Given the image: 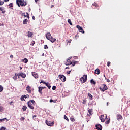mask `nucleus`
Wrapping results in <instances>:
<instances>
[{
    "mask_svg": "<svg viewBox=\"0 0 130 130\" xmlns=\"http://www.w3.org/2000/svg\"><path fill=\"white\" fill-rule=\"evenodd\" d=\"M117 120L119 121L121 118H122V116L120 114H118L117 116Z\"/></svg>",
    "mask_w": 130,
    "mask_h": 130,
    "instance_id": "obj_16",
    "label": "nucleus"
},
{
    "mask_svg": "<svg viewBox=\"0 0 130 130\" xmlns=\"http://www.w3.org/2000/svg\"><path fill=\"white\" fill-rule=\"evenodd\" d=\"M105 80H107V82L108 83H110V80L109 79H108L105 78Z\"/></svg>",
    "mask_w": 130,
    "mask_h": 130,
    "instance_id": "obj_40",
    "label": "nucleus"
},
{
    "mask_svg": "<svg viewBox=\"0 0 130 130\" xmlns=\"http://www.w3.org/2000/svg\"><path fill=\"white\" fill-rule=\"evenodd\" d=\"M23 96H24L25 99H26V98H28V96H27V95H24Z\"/></svg>",
    "mask_w": 130,
    "mask_h": 130,
    "instance_id": "obj_56",
    "label": "nucleus"
},
{
    "mask_svg": "<svg viewBox=\"0 0 130 130\" xmlns=\"http://www.w3.org/2000/svg\"><path fill=\"white\" fill-rule=\"evenodd\" d=\"M3 89H4V88L3 87V86L0 85V92H2V91H3Z\"/></svg>",
    "mask_w": 130,
    "mask_h": 130,
    "instance_id": "obj_34",
    "label": "nucleus"
},
{
    "mask_svg": "<svg viewBox=\"0 0 130 130\" xmlns=\"http://www.w3.org/2000/svg\"><path fill=\"white\" fill-rule=\"evenodd\" d=\"M82 103H83V104H86V100H83V102H82Z\"/></svg>",
    "mask_w": 130,
    "mask_h": 130,
    "instance_id": "obj_46",
    "label": "nucleus"
},
{
    "mask_svg": "<svg viewBox=\"0 0 130 130\" xmlns=\"http://www.w3.org/2000/svg\"><path fill=\"white\" fill-rule=\"evenodd\" d=\"M3 5H4V1L1 0L0 1V6H3Z\"/></svg>",
    "mask_w": 130,
    "mask_h": 130,
    "instance_id": "obj_32",
    "label": "nucleus"
},
{
    "mask_svg": "<svg viewBox=\"0 0 130 130\" xmlns=\"http://www.w3.org/2000/svg\"><path fill=\"white\" fill-rule=\"evenodd\" d=\"M34 103H35V101L33 100L28 102L27 103L28 106V107H29L30 109H32V110L34 109Z\"/></svg>",
    "mask_w": 130,
    "mask_h": 130,
    "instance_id": "obj_2",
    "label": "nucleus"
},
{
    "mask_svg": "<svg viewBox=\"0 0 130 130\" xmlns=\"http://www.w3.org/2000/svg\"><path fill=\"white\" fill-rule=\"evenodd\" d=\"M75 59H78V57H75Z\"/></svg>",
    "mask_w": 130,
    "mask_h": 130,
    "instance_id": "obj_63",
    "label": "nucleus"
},
{
    "mask_svg": "<svg viewBox=\"0 0 130 130\" xmlns=\"http://www.w3.org/2000/svg\"><path fill=\"white\" fill-rule=\"evenodd\" d=\"M26 91H27L28 93H32V90H31V87H30L29 85L27 86Z\"/></svg>",
    "mask_w": 130,
    "mask_h": 130,
    "instance_id": "obj_12",
    "label": "nucleus"
},
{
    "mask_svg": "<svg viewBox=\"0 0 130 130\" xmlns=\"http://www.w3.org/2000/svg\"><path fill=\"white\" fill-rule=\"evenodd\" d=\"M21 120H25V118H24V117H21V119H20Z\"/></svg>",
    "mask_w": 130,
    "mask_h": 130,
    "instance_id": "obj_51",
    "label": "nucleus"
},
{
    "mask_svg": "<svg viewBox=\"0 0 130 130\" xmlns=\"http://www.w3.org/2000/svg\"><path fill=\"white\" fill-rule=\"evenodd\" d=\"M0 11H3V9L1 7H0Z\"/></svg>",
    "mask_w": 130,
    "mask_h": 130,
    "instance_id": "obj_62",
    "label": "nucleus"
},
{
    "mask_svg": "<svg viewBox=\"0 0 130 130\" xmlns=\"http://www.w3.org/2000/svg\"><path fill=\"white\" fill-rule=\"evenodd\" d=\"M67 59H69V60H71V59H72V57H69V58Z\"/></svg>",
    "mask_w": 130,
    "mask_h": 130,
    "instance_id": "obj_57",
    "label": "nucleus"
},
{
    "mask_svg": "<svg viewBox=\"0 0 130 130\" xmlns=\"http://www.w3.org/2000/svg\"><path fill=\"white\" fill-rule=\"evenodd\" d=\"M64 119H66V120H67V121H69V118H68V117H67V116H66V115L64 116Z\"/></svg>",
    "mask_w": 130,
    "mask_h": 130,
    "instance_id": "obj_31",
    "label": "nucleus"
},
{
    "mask_svg": "<svg viewBox=\"0 0 130 130\" xmlns=\"http://www.w3.org/2000/svg\"><path fill=\"white\" fill-rule=\"evenodd\" d=\"M16 4L18 7H25L27 6V2L25 0H16Z\"/></svg>",
    "mask_w": 130,
    "mask_h": 130,
    "instance_id": "obj_1",
    "label": "nucleus"
},
{
    "mask_svg": "<svg viewBox=\"0 0 130 130\" xmlns=\"http://www.w3.org/2000/svg\"><path fill=\"white\" fill-rule=\"evenodd\" d=\"M68 22L69 23V24H70V25H71V26H73V23H72V22H71V19H68Z\"/></svg>",
    "mask_w": 130,
    "mask_h": 130,
    "instance_id": "obj_29",
    "label": "nucleus"
},
{
    "mask_svg": "<svg viewBox=\"0 0 130 130\" xmlns=\"http://www.w3.org/2000/svg\"><path fill=\"white\" fill-rule=\"evenodd\" d=\"M104 117V115H101V116L100 117V119H101V118H103Z\"/></svg>",
    "mask_w": 130,
    "mask_h": 130,
    "instance_id": "obj_45",
    "label": "nucleus"
},
{
    "mask_svg": "<svg viewBox=\"0 0 130 130\" xmlns=\"http://www.w3.org/2000/svg\"><path fill=\"white\" fill-rule=\"evenodd\" d=\"M93 112V109H89L88 110V113H89L90 115H91L92 113Z\"/></svg>",
    "mask_w": 130,
    "mask_h": 130,
    "instance_id": "obj_28",
    "label": "nucleus"
},
{
    "mask_svg": "<svg viewBox=\"0 0 130 130\" xmlns=\"http://www.w3.org/2000/svg\"><path fill=\"white\" fill-rule=\"evenodd\" d=\"M59 79H60V80H61L63 82H66V81H67L66 76L63 75H59Z\"/></svg>",
    "mask_w": 130,
    "mask_h": 130,
    "instance_id": "obj_5",
    "label": "nucleus"
},
{
    "mask_svg": "<svg viewBox=\"0 0 130 130\" xmlns=\"http://www.w3.org/2000/svg\"><path fill=\"white\" fill-rule=\"evenodd\" d=\"M76 62H74L72 63L73 67H74L75 66V64H76Z\"/></svg>",
    "mask_w": 130,
    "mask_h": 130,
    "instance_id": "obj_50",
    "label": "nucleus"
},
{
    "mask_svg": "<svg viewBox=\"0 0 130 130\" xmlns=\"http://www.w3.org/2000/svg\"><path fill=\"white\" fill-rule=\"evenodd\" d=\"M4 121H6V122H7V121H8V119L7 118L0 119V122H3Z\"/></svg>",
    "mask_w": 130,
    "mask_h": 130,
    "instance_id": "obj_18",
    "label": "nucleus"
},
{
    "mask_svg": "<svg viewBox=\"0 0 130 130\" xmlns=\"http://www.w3.org/2000/svg\"><path fill=\"white\" fill-rule=\"evenodd\" d=\"M100 119L102 122H104V121H105V119H104V118H101Z\"/></svg>",
    "mask_w": 130,
    "mask_h": 130,
    "instance_id": "obj_38",
    "label": "nucleus"
},
{
    "mask_svg": "<svg viewBox=\"0 0 130 130\" xmlns=\"http://www.w3.org/2000/svg\"><path fill=\"white\" fill-rule=\"evenodd\" d=\"M9 1H10V0H4V2H9Z\"/></svg>",
    "mask_w": 130,
    "mask_h": 130,
    "instance_id": "obj_61",
    "label": "nucleus"
},
{
    "mask_svg": "<svg viewBox=\"0 0 130 130\" xmlns=\"http://www.w3.org/2000/svg\"><path fill=\"white\" fill-rule=\"evenodd\" d=\"M64 64L66 66H70L72 64V61L70 59H67L66 61H64Z\"/></svg>",
    "mask_w": 130,
    "mask_h": 130,
    "instance_id": "obj_8",
    "label": "nucleus"
},
{
    "mask_svg": "<svg viewBox=\"0 0 130 130\" xmlns=\"http://www.w3.org/2000/svg\"><path fill=\"white\" fill-rule=\"evenodd\" d=\"M14 57V56L13 55H10V58H13Z\"/></svg>",
    "mask_w": 130,
    "mask_h": 130,
    "instance_id": "obj_53",
    "label": "nucleus"
},
{
    "mask_svg": "<svg viewBox=\"0 0 130 130\" xmlns=\"http://www.w3.org/2000/svg\"><path fill=\"white\" fill-rule=\"evenodd\" d=\"M87 80H88V76H87V75H84L80 79V81L81 82V84H84V83L87 82Z\"/></svg>",
    "mask_w": 130,
    "mask_h": 130,
    "instance_id": "obj_3",
    "label": "nucleus"
},
{
    "mask_svg": "<svg viewBox=\"0 0 130 130\" xmlns=\"http://www.w3.org/2000/svg\"><path fill=\"white\" fill-rule=\"evenodd\" d=\"M45 84L46 86L47 87H48V89H50V88H51V86H50V84L49 83H45Z\"/></svg>",
    "mask_w": 130,
    "mask_h": 130,
    "instance_id": "obj_20",
    "label": "nucleus"
},
{
    "mask_svg": "<svg viewBox=\"0 0 130 130\" xmlns=\"http://www.w3.org/2000/svg\"><path fill=\"white\" fill-rule=\"evenodd\" d=\"M18 77H21L23 79H25V78H26V74L24 73H20L18 74Z\"/></svg>",
    "mask_w": 130,
    "mask_h": 130,
    "instance_id": "obj_9",
    "label": "nucleus"
},
{
    "mask_svg": "<svg viewBox=\"0 0 130 130\" xmlns=\"http://www.w3.org/2000/svg\"><path fill=\"white\" fill-rule=\"evenodd\" d=\"M50 102H53V100H52V99H51V100H50Z\"/></svg>",
    "mask_w": 130,
    "mask_h": 130,
    "instance_id": "obj_54",
    "label": "nucleus"
},
{
    "mask_svg": "<svg viewBox=\"0 0 130 130\" xmlns=\"http://www.w3.org/2000/svg\"><path fill=\"white\" fill-rule=\"evenodd\" d=\"M95 73L97 74V75H99V74H100V70H99V69H96L95 70Z\"/></svg>",
    "mask_w": 130,
    "mask_h": 130,
    "instance_id": "obj_21",
    "label": "nucleus"
},
{
    "mask_svg": "<svg viewBox=\"0 0 130 130\" xmlns=\"http://www.w3.org/2000/svg\"><path fill=\"white\" fill-rule=\"evenodd\" d=\"M46 87H42V89H43H43H46Z\"/></svg>",
    "mask_w": 130,
    "mask_h": 130,
    "instance_id": "obj_58",
    "label": "nucleus"
},
{
    "mask_svg": "<svg viewBox=\"0 0 130 130\" xmlns=\"http://www.w3.org/2000/svg\"><path fill=\"white\" fill-rule=\"evenodd\" d=\"M21 61L22 62H24V63H27V62H28V59L24 58V59H22Z\"/></svg>",
    "mask_w": 130,
    "mask_h": 130,
    "instance_id": "obj_19",
    "label": "nucleus"
},
{
    "mask_svg": "<svg viewBox=\"0 0 130 130\" xmlns=\"http://www.w3.org/2000/svg\"><path fill=\"white\" fill-rule=\"evenodd\" d=\"M27 109V107L25 106H23L22 107V110L23 111H26V110Z\"/></svg>",
    "mask_w": 130,
    "mask_h": 130,
    "instance_id": "obj_25",
    "label": "nucleus"
},
{
    "mask_svg": "<svg viewBox=\"0 0 130 130\" xmlns=\"http://www.w3.org/2000/svg\"><path fill=\"white\" fill-rule=\"evenodd\" d=\"M68 42L69 43H71V42H72V40H69Z\"/></svg>",
    "mask_w": 130,
    "mask_h": 130,
    "instance_id": "obj_52",
    "label": "nucleus"
},
{
    "mask_svg": "<svg viewBox=\"0 0 130 130\" xmlns=\"http://www.w3.org/2000/svg\"><path fill=\"white\" fill-rule=\"evenodd\" d=\"M49 40L51 41L52 43H53V42H55V41H56V39L53 38V37H51V38H50V39Z\"/></svg>",
    "mask_w": 130,
    "mask_h": 130,
    "instance_id": "obj_15",
    "label": "nucleus"
},
{
    "mask_svg": "<svg viewBox=\"0 0 130 130\" xmlns=\"http://www.w3.org/2000/svg\"><path fill=\"white\" fill-rule=\"evenodd\" d=\"M0 130H6V128L5 127H2L0 128Z\"/></svg>",
    "mask_w": 130,
    "mask_h": 130,
    "instance_id": "obj_41",
    "label": "nucleus"
},
{
    "mask_svg": "<svg viewBox=\"0 0 130 130\" xmlns=\"http://www.w3.org/2000/svg\"><path fill=\"white\" fill-rule=\"evenodd\" d=\"M48 48V47L47 46V45H44V49H47Z\"/></svg>",
    "mask_w": 130,
    "mask_h": 130,
    "instance_id": "obj_39",
    "label": "nucleus"
},
{
    "mask_svg": "<svg viewBox=\"0 0 130 130\" xmlns=\"http://www.w3.org/2000/svg\"><path fill=\"white\" fill-rule=\"evenodd\" d=\"M56 89V86H53L52 87V90H53V91H54V90H55Z\"/></svg>",
    "mask_w": 130,
    "mask_h": 130,
    "instance_id": "obj_36",
    "label": "nucleus"
},
{
    "mask_svg": "<svg viewBox=\"0 0 130 130\" xmlns=\"http://www.w3.org/2000/svg\"><path fill=\"white\" fill-rule=\"evenodd\" d=\"M96 126V128L98 130H102V126H101V125L100 124H96L95 125Z\"/></svg>",
    "mask_w": 130,
    "mask_h": 130,
    "instance_id": "obj_13",
    "label": "nucleus"
},
{
    "mask_svg": "<svg viewBox=\"0 0 130 130\" xmlns=\"http://www.w3.org/2000/svg\"><path fill=\"white\" fill-rule=\"evenodd\" d=\"M88 96H89V99H90V100H92L93 99V95H92V94H91V93H88Z\"/></svg>",
    "mask_w": 130,
    "mask_h": 130,
    "instance_id": "obj_24",
    "label": "nucleus"
},
{
    "mask_svg": "<svg viewBox=\"0 0 130 130\" xmlns=\"http://www.w3.org/2000/svg\"><path fill=\"white\" fill-rule=\"evenodd\" d=\"M34 44H35V41H33L32 42V43H31V45L33 46V45H34Z\"/></svg>",
    "mask_w": 130,
    "mask_h": 130,
    "instance_id": "obj_48",
    "label": "nucleus"
},
{
    "mask_svg": "<svg viewBox=\"0 0 130 130\" xmlns=\"http://www.w3.org/2000/svg\"><path fill=\"white\" fill-rule=\"evenodd\" d=\"M26 35L29 38H32L33 37V32H32L31 31H28V32L26 33Z\"/></svg>",
    "mask_w": 130,
    "mask_h": 130,
    "instance_id": "obj_10",
    "label": "nucleus"
},
{
    "mask_svg": "<svg viewBox=\"0 0 130 130\" xmlns=\"http://www.w3.org/2000/svg\"><path fill=\"white\" fill-rule=\"evenodd\" d=\"M32 75L35 79H37L38 78V75H37V73L36 72H32Z\"/></svg>",
    "mask_w": 130,
    "mask_h": 130,
    "instance_id": "obj_14",
    "label": "nucleus"
},
{
    "mask_svg": "<svg viewBox=\"0 0 130 130\" xmlns=\"http://www.w3.org/2000/svg\"><path fill=\"white\" fill-rule=\"evenodd\" d=\"M32 19L35 20V16H32Z\"/></svg>",
    "mask_w": 130,
    "mask_h": 130,
    "instance_id": "obj_60",
    "label": "nucleus"
},
{
    "mask_svg": "<svg viewBox=\"0 0 130 130\" xmlns=\"http://www.w3.org/2000/svg\"><path fill=\"white\" fill-rule=\"evenodd\" d=\"M76 27L77 28V29H78L79 32H80V33H83V34L85 33V31L83 29V27L80 26V25H77Z\"/></svg>",
    "mask_w": 130,
    "mask_h": 130,
    "instance_id": "obj_7",
    "label": "nucleus"
},
{
    "mask_svg": "<svg viewBox=\"0 0 130 130\" xmlns=\"http://www.w3.org/2000/svg\"><path fill=\"white\" fill-rule=\"evenodd\" d=\"M24 98H25V96L22 95L21 97V98H20L21 101H24V100H25L24 99Z\"/></svg>",
    "mask_w": 130,
    "mask_h": 130,
    "instance_id": "obj_30",
    "label": "nucleus"
},
{
    "mask_svg": "<svg viewBox=\"0 0 130 130\" xmlns=\"http://www.w3.org/2000/svg\"><path fill=\"white\" fill-rule=\"evenodd\" d=\"M36 115H34L33 116H32V117H33V118H34L35 117H36Z\"/></svg>",
    "mask_w": 130,
    "mask_h": 130,
    "instance_id": "obj_59",
    "label": "nucleus"
},
{
    "mask_svg": "<svg viewBox=\"0 0 130 130\" xmlns=\"http://www.w3.org/2000/svg\"><path fill=\"white\" fill-rule=\"evenodd\" d=\"M109 122H110V121L109 120H108L105 122V123H106V124H109Z\"/></svg>",
    "mask_w": 130,
    "mask_h": 130,
    "instance_id": "obj_35",
    "label": "nucleus"
},
{
    "mask_svg": "<svg viewBox=\"0 0 130 130\" xmlns=\"http://www.w3.org/2000/svg\"><path fill=\"white\" fill-rule=\"evenodd\" d=\"M93 6H95L96 8L98 7V5L96 3H94V4H92Z\"/></svg>",
    "mask_w": 130,
    "mask_h": 130,
    "instance_id": "obj_33",
    "label": "nucleus"
},
{
    "mask_svg": "<svg viewBox=\"0 0 130 130\" xmlns=\"http://www.w3.org/2000/svg\"><path fill=\"white\" fill-rule=\"evenodd\" d=\"M46 123L47 125L48 126H53V124H54V121H48L47 120L46 121Z\"/></svg>",
    "mask_w": 130,
    "mask_h": 130,
    "instance_id": "obj_6",
    "label": "nucleus"
},
{
    "mask_svg": "<svg viewBox=\"0 0 130 130\" xmlns=\"http://www.w3.org/2000/svg\"><path fill=\"white\" fill-rule=\"evenodd\" d=\"M108 88H107V86H106V85L105 84H103L100 87V89L101 91H103V92H104V91H106V90H107Z\"/></svg>",
    "mask_w": 130,
    "mask_h": 130,
    "instance_id": "obj_4",
    "label": "nucleus"
},
{
    "mask_svg": "<svg viewBox=\"0 0 130 130\" xmlns=\"http://www.w3.org/2000/svg\"><path fill=\"white\" fill-rule=\"evenodd\" d=\"M107 66H108V67H109V66H110V62H107Z\"/></svg>",
    "mask_w": 130,
    "mask_h": 130,
    "instance_id": "obj_49",
    "label": "nucleus"
},
{
    "mask_svg": "<svg viewBox=\"0 0 130 130\" xmlns=\"http://www.w3.org/2000/svg\"><path fill=\"white\" fill-rule=\"evenodd\" d=\"M46 37L48 40H49L52 37L51 34L50 32H48L46 34Z\"/></svg>",
    "mask_w": 130,
    "mask_h": 130,
    "instance_id": "obj_11",
    "label": "nucleus"
},
{
    "mask_svg": "<svg viewBox=\"0 0 130 130\" xmlns=\"http://www.w3.org/2000/svg\"><path fill=\"white\" fill-rule=\"evenodd\" d=\"M70 120H71V121L74 122V121H75V119H74L73 118H70Z\"/></svg>",
    "mask_w": 130,
    "mask_h": 130,
    "instance_id": "obj_44",
    "label": "nucleus"
},
{
    "mask_svg": "<svg viewBox=\"0 0 130 130\" xmlns=\"http://www.w3.org/2000/svg\"><path fill=\"white\" fill-rule=\"evenodd\" d=\"M4 111V107L3 106H0V112H3Z\"/></svg>",
    "mask_w": 130,
    "mask_h": 130,
    "instance_id": "obj_27",
    "label": "nucleus"
},
{
    "mask_svg": "<svg viewBox=\"0 0 130 130\" xmlns=\"http://www.w3.org/2000/svg\"><path fill=\"white\" fill-rule=\"evenodd\" d=\"M9 6H10V8L13 7V3H10Z\"/></svg>",
    "mask_w": 130,
    "mask_h": 130,
    "instance_id": "obj_42",
    "label": "nucleus"
},
{
    "mask_svg": "<svg viewBox=\"0 0 130 130\" xmlns=\"http://www.w3.org/2000/svg\"><path fill=\"white\" fill-rule=\"evenodd\" d=\"M2 11V14H5V11Z\"/></svg>",
    "mask_w": 130,
    "mask_h": 130,
    "instance_id": "obj_55",
    "label": "nucleus"
},
{
    "mask_svg": "<svg viewBox=\"0 0 130 130\" xmlns=\"http://www.w3.org/2000/svg\"><path fill=\"white\" fill-rule=\"evenodd\" d=\"M35 1L36 2V3H37V2H38V0H35Z\"/></svg>",
    "mask_w": 130,
    "mask_h": 130,
    "instance_id": "obj_64",
    "label": "nucleus"
},
{
    "mask_svg": "<svg viewBox=\"0 0 130 130\" xmlns=\"http://www.w3.org/2000/svg\"><path fill=\"white\" fill-rule=\"evenodd\" d=\"M28 22V20L27 19H24L23 21V24H24V25L27 24V22Z\"/></svg>",
    "mask_w": 130,
    "mask_h": 130,
    "instance_id": "obj_26",
    "label": "nucleus"
},
{
    "mask_svg": "<svg viewBox=\"0 0 130 130\" xmlns=\"http://www.w3.org/2000/svg\"><path fill=\"white\" fill-rule=\"evenodd\" d=\"M90 83L91 84H93V85H96V82H95V81H94L93 79H91L90 80Z\"/></svg>",
    "mask_w": 130,
    "mask_h": 130,
    "instance_id": "obj_23",
    "label": "nucleus"
},
{
    "mask_svg": "<svg viewBox=\"0 0 130 130\" xmlns=\"http://www.w3.org/2000/svg\"><path fill=\"white\" fill-rule=\"evenodd\" d=\"M14 80H17L18 79V74H15V75L13 77Z\"/></svg>",
    "mask_w": 130,
    "mask_h": 130,
    "instance_id": "obj_22",
    "label": "nucleus"
},
{
    "mask_svg": "<svg viewBox=\"0 0 130 130\" xmlns=\"http://www.w3.org/2000/svg\"><path fill=\"white\" fill-rule=\"evenodd\" d=\"M25 17H27V18H29V14H28V13H26V15H24Z\"/></svg>",
    "mask_w": 130,
    "mask_h": 130,
    "instance_id": "obj_43",
    "label": "nucleus"
},
{
    "mask_svg": "<svg viewBox=\"0 0 130 130\" xmlns=\"http://www.w3.org/2000/svg\"><path fill=\"white\" fill-rule=\"evenodd\" d=\"M38 89H39V90H38V91H39V93H40V94H42V90H43V88H42V87L39 86V87H38Z\"/></svg>",
    "mask_w": 130,
    "mask_h": 130,
    "instance_id": "obj_17",
    "label": "nucleus"
},
{
    "mask_svg": "<svg viewBox=\"0 0 130 130\" xmlns=\"http://www.w3.org/2000/svg\"><path fill=\"white\" fill-rule=\"evenodd\" d=\"M67 74L68 75H70V74H71V71H67Z\"/></svg>",
    "mask_w": 130,
    "mask_h": 130,
    "instance_id": "obj_47",
    "label": "nucleus"
},
{
    "mask_svg": "<svg viewBox=\"0 0 130 130\" xmlns=\"http://www.w3.org/2000/svg\"><path fill=\"white\" fill-rule=\"evenodd\" d=\"M46 82H44L43 80H41L40 84H46Z\"/></svg>",
    "mask_w": 130,
    "mask_h": 130,
    "instance_id": "obj_37",
    "label": "nucleus"
}]
</instances>
